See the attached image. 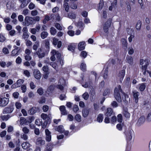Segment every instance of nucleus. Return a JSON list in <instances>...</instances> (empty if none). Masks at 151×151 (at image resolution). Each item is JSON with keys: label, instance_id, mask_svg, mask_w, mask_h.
Returning <instances> with one entry per match:
<instances>
[{"label": "nucleus", "instance_id": "f3484780", "mask_svg": "<svg viewBox=\"0 0 151 151\" xmlns=\"http://www.w3.org/2000/svg\"><path fill=\"white\" fill-rule=\"evenodd\" d=\"M6 6L8 9H12L14 8V4L11 2H8Z\"/></svg>", "mask_w": 151, "mask_h": 151}, {"label": "nucleus", "instance_id": "e2e57ef3", "mask_svg": "<svg viewBox=\"0 0 151 151\" xmlns=\"http://www.w3.org/2000/svg\"><path fill=\"white\" fill-rule=\"evenodd\" d=\"M50 65L51 66L55 69L57 68V65L56 63H55L50 62Z\"/></svg>", "mask_w": 151, "mask_h": 151}, {"label": "nucleus", "instance_id": "4468645a", "mask_svg": "<svg viewBox=\"0 0 151 151\" xmlns=\"http://www.w3.org/2000/svg\"><path fill=\"white\" fill-rule=\"evenodd\" d=\"M145 121V118L144 116H142L138 119L137 124L140 125L143 123Z\"/></svg>", "mask_w": 151, "mask_h": 151}, {"label": "nucleus", "instance_id": "f257e3e1", "mask_svg": "<svg viewBox=\"0 0 151 151\" xmlns=\"http://www.w3.org/2000/svg\"><path fill=\"white\" fill-rule=\"evenodd\" d=\"M120 92H121L123 94L124 93L121 88L120 85H119L117 87L115 88L114 93V96L116 100L119 102L122 101V99Z\"/></svg>", "mask_w": 151, "mask_h": 151}, {"label": "nucleus", "instance_id": "ea45409f", "mask_svg": "<svg viewBox=\"0 0 151 151\" xmlns=\"http://www.w3.org/2000/svg\"><path fill=\"white\" fill-rule=\"evenodd\" d=\"M75 119L78 122H80L81 121V116L79 114H77L75 117Z\"/></svg>", "mask_w": 151, "mask_h": 151}, {"label": "nucleus", "instance_id": "a19ab883", "mask_svg": "<svg viewBox=\"0 0 151 151\" xmlns=\"http://www.w3.org/2000/svg\"><path fill=\"white\" fill-rule=\"evenodd\" d=\"M50 32L51 35H54L56 33L57 31L56 29L52 27L50 28Z\"/></svg>", "mask_w": 151, "mask_h": 151}, {"label": "nucleus", "instance_id": "20e7f679", "mask_svg": "<svg viewBox=\"0 0 151 151\" xmlns=\"http://www.w3.org/2000/svg\"><path fill=\"white\" fill-rule=\"evenodd\" d=\"M25 24L27 26L34 23V19L32 17L26 16L25 19Z\"/></svg>", "mask_w": 151, "mask_h": 151}, {"label": "nucleus", "instance_id": "2f4dec72", "mask_svg": "<svg viewBox=\"0 0 151 151\" xmlns=\"http://www.w3.org/2000/svg\"><path fill=\"white\" fill-rule=\"evenodd\" d=\"M108 11L107 10H103L102 13V18L104 19H106L107 18V14H108Z\"/></svg>", "mask_w": 151, "mask_h": 151}, {"label": "nucleus", "instance_id": "bb28decb", "mask_svg": "<svg viewBox=\"0 0 151 151\" xmlns=\"http://www.w3.org/2000/svg\"><path fill=\"white\" fill-rule=\"evenodd\" d=\"M11 117L9 115L7 114L6 115H1L0 116V118L3 120L6 121L8 119Z\"/></svg>", "mask_w": 151, "mask_h": 151}, {"label": "nucleus", "instance_id": "9b49d317", "mask_svg": "<svg viewBox=\"0 0 151 151\" xmlns=\"http://www.w3.org/2000/svg\"><path fill=\"white\" fill-rule=\"evenodd\" d=\"M123 96H122L123 100L125 103L127 104L130 101V98H129L128 96L126 94L124 93H123Z\"/></svg>", "mask_w": 151, "mask_h": 151}, {"label": "nucleus", "instance_id": "e433bc0d", "mask_svg": "<svg viewBox=\"0 0 151 151\" xmlns=\"http://www.w3.org/2000/svg\"><path fill=\"white\" fill-rule=\"evenodd\" d=\"M48 35V33L46 32H43L41 34V36L42 38L44 39Z\"/></svg>", "mask_w": 151, "mask_h": 151}, {"label": "nucleus", "instance_id": "72a5a7b5", "mask_svg": "<svg viewBox=\"0 0 151 151\" xmlns=\"http://www.w3.org/2000/svg\"><path fill=\"white\" fill-rule=\"evenodd\" d=\"M30 113L31 114H33L37 111V108L35 107H33L29 110Z\"/></svg>", "mask_w": 151, "mask_h": 151}, {"label": "nucleus", "instance_id": "5fc2aeb1", "mask_svg": "<svg viewBox=\"0 0 151 151\" xmlns=\"http://www.w3.org/2000/svg\"><path fill=\"white\" fill-rule=\"evenodd\" d=\"M42 70L45 72H49V68L48 67L47 65H45L44 66L42 67Z\"/></svg>", "mask_w": 151, "mask_h": 151}, {"label": "nucleus", "instance_id": "680f3d73", "mask_svg": "<svg viewBox=\"0 0 151 151\" xmlns=\"http://www.w3.org/2000/svg\"><path fill=\"white\" fill-rule=\"evenodd\" d=\"M22 60L20 57H18L16 60V63L17 64H20L22 62Z\"/></svg>", "mask_w": 151, "mask_h": 151}, {"label": "nucleus", "instance_id": "ddd939ff", "mask_svg": "<svg viewBox=\"0 0 151 151\" xmlns=\"http://www.w3.org/2000/svg\"><path fill=\"white\" fill-rule=\"evenodd\" d=\"M51 53L52 55H56L57 58L58 59H60L61 57V54L58 51H57L54 50H52Z\"/></svg>", "mask_w": 151, "mask_h": 151}, {"label": "nucleus", "instance_id": "0e129e2a", "mask_svg": "<svg viewBox=\"0 0 151 151\" xmlns=\"http://www.w3.org/2000/svg\"><path fill=\"white\" fill-rule=\"evenodd\" d=\"M21 138L24 140H27L28 139V137L26 134H24L21 135Z\"/></svg>", "mask_w": 151, "mask_h": 151}, {"label": "nucleus", "instance_id": "b1692460", "mask_svg": "<svg viewBox=\"0 0 151 151\" xmlns=\"http://www.w3.org/2000/svg\"><path fill=\"white\" fill-rule=\"evenodd\" d=\"M127 62L130 65H132L133 63V59L131 56H128L127 57Z\"/></svg>", "mask_w": 151, "mask_h": 151}, {"label": "nucleus", "instance_id": "4c0bfd02", "mask_svg": "<svg viewBox=\"0 0 151 151\" xmlns=\"http://www.w3.org/2000/svg\"><path fill=\"white\" fill-rule=\"evenodd\" d=\"M68 17L70 18L74 19L76 17V15L73 13L71 12L69 13Z\"/></svg>", "mask_w": 151, "mask_h": 151}, {"label": "nucleus", "instance_id": "8fccbe9b", "mask_svg": "<svg viewBox=\"0 0 151 151\" xmlns=\"http://www.w3.org/2000/svg\"><path fill=\"white\" fill-rule=\"evenodd\" d=\"M78 110L79 108L77 105H73V110L74 112L76 113Z\"/></svg>", "mask_w": 151, "mask_h": 151}, {"label": "nucleus", "instance_id": "603ef678", "mask_svg": "<svg viewBox=\"0 0 151 151\" xmlns=\"http://www.w3.org/2000/svg\"><path fill=\"white\" fill-rule=\"evenodd\" d=\"M87 53L85 51H82L81 52L80 55L84 58H85L87 56Z\"/></svg>", "mask_w": 151, "mask_h": 151}, {"label": "nucleus", "instance_id": "f8f14e48", "mask_svg": "<svg viewBox=\"0 0 151 151\" xmlns=\"http://www.w3.org/2000/svg\"><path fill=\"white\" fill-rule=\"evenodd\" d=\"M36 144L39 145H42L45 144V141L43 140L41 138L39 137L37 140Z\"/></svg>", "mask_w": 151, "mask_h": 151}, {"label": "nucleus", "instance_id": "f704fd0d", "mask_svg": "<svg viewBox=\"0 0 151 151\" xmlns=\"http://www.w3.org/2000/svg\"><path fill=\"white\" fill-rule=\"evenodd\" d=\"M142 25L141 22L140 21H138L136 25V28L138 30H139L140 29V28Z\"/></svg>", "mask_w": 151, "mask_h": 151}, {"label": "nucleus", "instance_id": "09e8293b", "mask_svg": "<svg viewBox=\"0 0 151 151\" xmlns=\"http://www.w3.org/2000/svg\"><path fill=\"white\" fill-rule=\"evenodd\" d=\"M55 86L53 85H51L47 89V90L49 92H52L54 89Z\"/></svg>", "mask_w": 151, "mask_h": 151}, {"label": "nucleus", "instance_id": "052dcab7", "mask_svg": "<svg viewBox=\"0 0 151 151\" xmlns=\"http://www.w3.org/2000/svg\"><path fill=\"white\" fill-rule=\"evenodd\" d=\"M134 52V50L132 47H129L128 48V53L129 55H132Z\"/></svg>", "mask_w": 151, "mask_h": 151}, {"label": "nucleus", "instance_id": "1a4fd4ad", "mask_svg": "<svg viewBox=\"0 0 151 151\" xmlns=\"http://www.w3.org/2000/svg\"><path fill=\"white\" fill-rule=\"evenodd\" d=\"M125 74V70H122L120 71L118 77L120 78V81L121 82H122L123 78L124 77Z\"/></svg>", "mask_w": 151, "mask_h": 151}, {"label": "nucleus", "instance_id": "f03ea898", "mask_svg": "<svg viewBox=\"0 0 151 151\" xmlns=\"http://www.w3.org/2000/svg\"><path fill=\"white\" fill-rule=\"evenodd\" d=\"M111 19L109 18L107 20V21L103 24V29L105 32H108L109 28L111 27Z\"/></svg>", "mask_w": 151, "mask_h": 151}, {"label": "nucleus", "instance_id": "6ab92c4d", "mask_svg": "<svg viewBox=\"0 0 151 151\" xmlns=\"http://www.w3.org/2000/svg\"><path fill=\"white\" fill-rule=\"evenodd\" d=\"M103 8L104 9H106V8H105V6H104V1L103 0H100L98 4L99 9H101Z\"/></svg>", "mask_w": 151, "mask_h": 151}, {"label": "nucleus", "instance_id": "864d4df0", "mask_svg": "<svg viewBox=\"0 0 151 151\" xmlns=\"http://www.w3.org/2000/svg\"><path fill=\"white\" fill-rule=\"evenodd\" d=\"M55 27L56 28L58 29L61 30H62V27L60 26V24L58 23H56L55 24Z\"/></svg>", "mask_w": 151, "mask_h": 151}, {"label": "nucleus", "instance_id": "69168bd1", "mask_svg": "<svg viewBox=\"0 0 151 151\" xmlns=\"http://www.w3.org/2000/svg\"><path fill=\"white\" fill-rule=\"evenodd\" d=\"M118 121L119 122H121L122 121V114H119L117 116Z\"/></svg>", "mask_w": 151, "mask_h": 151}, {"label": "nucleus", "instance_id": "a211bd4d", "mask_svg": "<svg viewBox=\"0 0 151 151\" xmlns=\"http://www.w3.org/2000/svg\"><path fill=\"white\" fill-rule=\"evenodd\" d=\"M89 113V110L88 109H85L82 111V114L84 117L87 116Z\"/></svg>", "mask_w": 151, "mask_h": 151}, {"label": "nucleus", "instance_id": "6e6552de", "mask_svg": "<svg viewBox=\"0 0 151 151\" xmlns=\"http://www.w3.org/2000/svg\"><path fill=\"white\" fill-rule=\"evenodd\" d=\"M42 47L44 46L46 48V50L47 51H49L50 48V42L49 40L46 39L43 41L42 42Z\"/></svg>", "mask_w": 151, "mask_h": 151}, {"label": "nucleus", "instance_id": "6e6d98bb", "mask_svg": "<svg viewBox=\"0 0 151 151\" xmlns=\"http://www.w3.org/2000/svg\"><path fill=\"white\" fill-rule=\"evenodd\" d=\"M15 105L16 108L18 109H20L22 106L20 103L18 102H17L15 103Z\"/></svg>", "mask_w": 151, "mask_h": 151}, {"label": "nucleus", "instance_id": "412c9836", "mask_svg": "<svg viewBox=\"0 0 151 151\" xmlns=\"http://www.w3.org/2000/svg\"><path fill=\"white\" fill-rule=\"evenodd\" d=\"M27 0H19L21 3L20 7L21 8H23L27 6V3L26 2Z\"/></svg>", "mask_w": 151, "mask_h": 151}, {"label": "nucleus", "instance_id": "393cba45", "mask_svg": "<svg viewBox=\"0 0 151 151\" xmlns=\"http://www.w3.org/2000/svg\"><path fill=\"white\" fill-rule=\"evenodd\" d=\"M22 148L25 149H26L28 148L30 146V144L28 142H26L23 143L22 144Z\"/></svg>", "mask_w": 151, "mask_h": 151}, {"label": "nucleus", "instance_id": "dca6fc26", "mask_svg": "<svg viewBox=\"0 0 151 151\" xmlns=\"http://www.w3.org/2000/svg\"><path fill=\"white\" fill-rule=\"evenodd\" d=\"M76 26L79 29L83 30L84 27V24L81 20L79 21L77 24Z\"/></svg>", "mask_w": 151, "mask_h": 151}, {"label": "nucleus", "instance_id": "c85d7f7f", "mask_svg": "<svg viewBox=\"0 0 151 151\" xmlns=\"http://www.w3.org/2000/svg\"><path fill=\"white\" fill-rule=\"evenodd\" d=\"M56 130L61 133H62L64 131L63 126L62 125H60L56 128Z\"/></svg>", "mask_w": 151, "mask_h": 151}, {"label": "nucleus", "instance_id": "0eeeda50", "mask_svg": "<svg viewBox=\"0 0 151 151\" xmlns=\"http://www.w3.org/2000/svg\"><path fill=\"white\" fill-rule=\"evenodd\" d=\"M34 77L37 80H39L41 77V74L40 71L37 69H34L33 72Z\"/></svg>", "mask_w": 151, "mask_h": 151}, {"label": "nucleus", "instance_id": "7c9ffc66", "mask_svg": "<svg viewBox=\"0 0 151 151\" xmlns=\"http://www.w3.org/2000/svg\"><path fill=\"white\" fill-rule=\"evenodd\" d=\"M80 69L83 71H85L86 70V64L84 63H81L80 66Z\"/></svg>", "mask_w": 151, "mask_h": 151}, {"label": "nucleus", "instance_id": "4d7b16f0", "mask_svg": "<svg viewBox=\"0 0 151 151\" xmlns=\"http://www.w3.org/2000/svg\"><path fill=\"white\" fill-rule=\"evenodd\" d=\"M37 92L40 95H42L43 93V89L41 88H38L37 90Z\"/></svg>", "mask_w": 151, "mask_h": 151}, {"label": "nucleus", "instance_id": "de8ad7c7", "mask_svg": "<svg viewBox=\"0 0 151 151\" xmlns=\"http://www.w3.org/2000/svg\"><path fill=\"white\" fill-rule=\"evenodd\" d=\"M110 90L109 89H106L105 90L103 94L104 96H106L110 93Z\"/></svg>", "mask_w": 151, "mask_h": 151}, {"label": "nucleus", "instance_id": "3c124183", "mask_svg": "<svg viewBox=\"0 0 151 151\" xmlns=\"http://www.w3.org/2000/svg\"><path fill=\"white\" fill-rule=\"evenodd\" d=\"M25 44L27 46L30 47L32 45V43L30 40H26Z\"/></svg>", "mask_w": 151, "mask_h": 151}, {"label": "nucleus", "instance_id": "cd10ccee", "mask_svg": "<svg viewBox=\"0 0 151 151\" xmlns=\"http://www.w3.org/2000/svg\"><path fill=\"white\" fill-rule=\"evenodd\" d=\"M24 80L23 79H19L16 83H15L17 86L18 87H20L21 85L23 83Z\"/></svg>", "mask_w": 151, "mask_h": 151}, {"label": "nucleus", "instance_id": "5701e85b", "mask_svg": "<svg viewBox=\"0 0 151 151\" xmlns=\"http://www.w3.org/2000/svg\"><path fill=\"white\" fill-rule=\"evenodd\" d=\"M112 112V110L111 108H108L107 109V111L105 115L107 116H110L111 115Z\"/></svg>", "mask_w": 151, "mask_h": 151}, {"label": "nucleus", "instance_id": "a878e982", "mask_svg": "<svg viewBox=\"0 0 151 151\" xmlns=\"http://www.w3.org/2000/svg\"><path fill=\"white\" fill-rule=\"evenodd\" d=\"M53 148V145L49 143L47 145L45 151H51Z\"/></svg>", "mask_w": 151, "mask_h": 151}, {"label": "nucleus", "instance_id": "c03bdc74", "mask_svg": "<svg viewBox=\"0 0 151 151\" xmlns=\"http://www.w3.org/2000/svg\"><path fill=\"white\" fill-rule=\"evenodd\" d=\"M39 45V42H36L35 44H34L33 46V49L35 50H36L38 47Z\"/></svg>", "mask_w": 151, "mask_h": 151}, {"label": "nucleus", "instance_id": "a18cd8bd", "mask_svg": "<svg viewBox=\"0 0 151 151\" xmlns=\"http://www.w3.org/2000/svg\"><path fill=\"white\" fill-rule=\"evenodd\" d=\"M83 98L85 100H87L89 97V95L88 93L85 92L82 95Z\"/></svg>", "mask_w": 151, "mask_h": 151}, {"label": "nucleus", "instance_id": "4be33fe9", "mask_svg": "<svg viewBox=\"0 0 151 151\" xmlns=\"http://www.w3.org/2000/svg\"><path fill=\"white\" fill-rule=\"evenodd\" d=\"M85 44V42H82L79 43L78 44V49L79 50H84L85 47L84 46Z\"/></svg>", "mask_w": 151, "mask_h": 151}, {"label": "nucleus", "instance_id": "37998d69", "mask_svg": "<svg viewBox=\"0 0 151 151\" xmlns=\"http://www.w3.org/2000/svg\"><path fill=\"white\" fill-rule=\"evenodd\" d=\"M122 45L126 47H127V40L124 38H122Z\"/></svg>", "mask_w": 151, "mask_h": 151}, {"label": "nucleus", "instance_id": "79ce46f5", "mask_svg": "<svg viewBox=\"0 0 151 151\" xmlns=\"http://www.w3.org/2000/svg\"><path fill=\"white\" fill-rule=\"evenodd\" d=\"M91 80L90 79H89V81L88 82H86L85 84L82 85V86L85 88H88L89 86L91 84Z\"/></svg>", "mask_w": 151, "mask_h": 151}, {"label": "nucleus", "instance_id": "13d9d810", "mask_svg": "<svg viewBox=\"0 0 151 151\" xmlns=\"http://www.w3.org/2000/svg\"><path fill=\"white\" fill-rule=\"evenodd\" d=\"M41 120L40 119H37L35 121V123L38 126H40L42 124Z\"/></svg>", "mask_w": 151, "mask_h": 151}, {"label": "nucleus", "instance_id": "c756f323", "mask_svg": "<svg viewBox=\"0 0 151 151\" xmlns=\"http://www.w3.org/2000/svg\"><path fill=\"white\" fill-rule=\"evenodd\" d=\"M103 114H100L99 115H98L97 119V121L98 122H102L103 119Z\"/></svg>", "mask_w": 151, "mask_h": 151}, {"label": "nucleus", "instance_id": "7ed1b4c3", "mask_svg": "<svg viewBox=\"0 0 151 151\" xmlns=\"http://www.w3.org/2000/svg\"><path fill=\"white\" fill-rule=\"evenodd\" d=\"M150 61L149 60L147 59L140 60V65H142L141 68L142 70H146L147 66L149 64Z\"/></svg>", "mask_w": 151, "mask_h": 151}, {"label": "nucleus", "instance_id": "39448f33", "mask_svg": "<svg viewBox=\"0 0 151 151\" xmlns=\"http://www.w3.org/2000/svg\"><path fill=\"white\" fill-rule=\"evenodd\" d=\"M14 109L13 106H10L4 108L3 110V113L4 114L10 113L12 112Z\"/></svg>", "mask_w": 151, "mask_h": 151}, {"label": "nucleus", "instance_id": "c9c22d12", "mask_svg": "<svg viewBox=\"0 0 151 151\" xmlns=\"http://www.w3.org/2000/svg\"><path fill=\"white\" fill-rule=\"evenodd\" d=\"M19 50H13L12 52L11 55L13 56L18 55V54Z\"/></svg>", "mask_w": 151, "mask_h": 151}, {"label": "nucleus", "instance_id": "473e14b6", "mask_svg": "<svg viewBox=\"0 0 151 151\" xmlns=\"http://www.w3.org/2000/svg\"><path fill=\"white\" fill-rule=\"evenodd\" d=\"M124 116L127 118H129L130 117V114L127 111V110H124L123 112Z\"/></svg>", "mask_w": 151, "mask_h": 151}, {"label": "nucleus", "instance_id": "338daca9", "mask_svg": "<svg viewBox=\"0 0 151 151\" xmlns=\"http://www.w3.org/2000/svg\"><path fill=\"white\" fill-rule=\"evenodd\" d=\"M35 7V5L34 4L32 3H30L29 5V9H32Z\"/></svg>", "mask_w": 151, "mask_h": 151}, {"label": "nucleus", "instance_id": "aec40b11", "mask_svg": "<svg viewBox=\"0 0 151 151\" xmlns=\"http://www.w3.org/2000/svg\"><path fill=\"white\" fill-rule=\"evenodd\" d=\"M117 0H114L113 2L111 3V5L109 7V9H115L117 4Z\"/></svg>", "mask_w": 151, "mask_h": 151}, {"label": "nucleus", "instance_id": "423d86ee", "mask_svg": "<svg viewBox=\"0 0 151 151\" xmlns=\"http://www.w3.org/2000/svg\"><path fill=\"white\" fill-rule=\"evenodd\" d=\"M9 99L6 98H0V106H4L7 104L9 102Z\"/></svg>", "mask_w": 151, "mask_h": 151}, {"label": "nucleus", "instance_id": "9d476101", "mask_svg": "<svg viewBox=\"0 0 151 151\" xmlns=\"http://www.w3.org/2000/svg\"><path fill=\"white\" fill-rule=\"evenodd\" d=\"M134 98L135 99V101L136 103H137L138 101V96L139 93L136 91H134L132 92Z\"/></svg>", "mask_w": 151, "mask_h": 151}, {"label": "nucleus", "instance_id": "2eb2a0df", "mask_svg": "<svg viewBox=\"0 0 151 151\" xmlns=\"http://www.w3.org/2000/svg\"><path fill=\"white\" fill-rule=\"evenodd\" d=\"M59 109L61 111L62 114L66 115L67 114V112L64 106H60Z\"/></svg>", "mask_w": 151, "mask_h": 151}, {"label": "nucleus", "instance_id": "774afa93", "mask_svg": "<svg viewBox=\"0 0 151 151\" xmlns=\"http://www.w3.org/2000/svg\"><path fill=\"white\" fill-rule=\"evenodd\" d=\"M23 73L27 77H29L30 76L29 72L27 70H25L24 71Z\"/></svg>", "mask_w": 151, "mask_h": 151}, {"label": "nucleus", "instance_id": "bf43d9fd", "mask_svg": "<svg viewBox=\"0 0 151 151\" xmlns=\"http://www.w3.org/2000/svg\"><path fill=\"white\" fill-rule=\"evenodd\" d=\"M67 33L69 36H73L74 35V31L72 30H70Z\"/></svg>", "mask_w": 151, "mask_h": 151}, {"label": "nucleus", "instance_id": "58836bf2", "mask_svg": "<svg viewBox=\"0 0 151 151\" xmlns=\"http://www.w3.org/2000/svg\"><path fill=\"white\" fill-rule=\"evenodd\" d=\"M22 131L24 134H28L29 132V129L26 127H24L22 129Z\"/></svg>", "mask_w": 151, "mask_h": 151}, {"label": "nucleus", "instance_id": "49530a36", "mask_svg": "<svg viewBox=\"0 0 151 151\" xmlns=\"http://www.w3.org/2000/svg\"><path fill=\"white\" fill-rule=\"evenodd\" d=\"M146 86L144 83L141 84L139 87V89L141 91H143L145 89Z\"/></svg>", "mask_w": 151, "mask_h": 151}]
</instances>
